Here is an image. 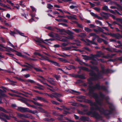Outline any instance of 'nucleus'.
Returning <instances> with one entry per match:
<instances>
[{
  "instance_id": "nucleus-1",
  "label": "nucleus",
  "mask_w": 122,
  "mask_h": 122,
  "mask_svg": "<svg viewBox=\"0 0 122 122\" xmlns=\"http://www.w3.org/2000/svg\"><path fill=\"white\" fill-rule=\"evenodd\" d=\"M79 68L84 71L90 72L89 73V75L90 76L92 77L87 79V80L88 81V83L90 85H92L93 84L92 81L98 80L100 79V77L102 76L101 74L100 73H99L97 74L92 70L89 69L87 68L82 66L80 67Z\"/></svg>"
},
{
  "instance_id": "nucleus-2",
  "label": "nucleus",
  "mask_w": 122,
  "mask_h": 122,
  "mask_svg": "<svg viewBox=\"0 0 122 122\" xmlns=\"http://www.w3.org/2000/svg\"><path fill=\"white\" fill-rule=\"evenodd\" d=\"M89 95L90 96L92 97L98 103H99V102L98 100L97 101V100H96V98H98V96L97 93L94 92L96 90L94 86H89Z\"/></svg>"
},
{
  "instance_id": "nucleus-3",
  "label": "nucleus",
  "mask_w": 122,
  "mask_h": 122,
  "mask_svg": "<svg viewBox=\"0 0 122 122\" xmlns=\"http://www.w3.org/2000/svg\"><path fill=\"white\" fill-rule=\"evenodd\" d=\"M17 108L16 109L19 111H20L22 112H28L33 114H35V113H37L38 111L36 110L32 111L30 110L29 108L22 107H17Z\"/></svg>"
},
{
  "instance_id": "nucleus-4",
  "label": "nucleus",
  "mask_w": 122,
  "mask_h": 122,
  "mask_svg": "<svg viewBox=\"0 0 122 122\" xmlns=\"http://www.w3.org/2000/svg\"><path fill=\"white\" fill-rule=\"evenodd\" d=\"M96 100H97V101L98 100L99 102V103H98L95 100L96 102H94L93 106H95V109H96V110H98L100 113L102 110V108L100 107L97 105V104H98L99 105H101L102 103L101 102V100L100 99L99 97L98 98H96Z\"/></svg>"
},
{
  "instance_id": "nucleus-5",
  "label": "nucleus",
  "mask_w": 122,
  "mask_h": 122,
  "mask_svg": "<svg viewBox=\"0 0 122 122\" xmlns=\"http://www.w3.org/2000/svg\"><path fill=\"white\" fill-rule=\"evenodd\" d=\"M102 111L100 113L102 114H103L105 116H108L112 114L114 109H110V110H105L103 108H102Z\"/></svg>"
},
{
  "instance_id": "nucleus-6",
  "label": "nucleus",
  "mask_w": 122,
  "mask_h": 122,
  "mask_svg": "<svg viewBox=\"0 0 122 122\" xmlns=\"http://www.w3.org/2000/svg\"><path fill=\"white\" fill-rule=\"evenodd\" d=\"M94 86L96 89H97L100 90L101 89L105 91H107V89L105 86L103 85H100L99 83L96 84Z\"/></svg>"
},
{
  "instance_id": "nucleus-7",
  "label": "nucleus",
  "mask_w": 122,
  "mask_h": 122,
  "mask_svg": "<svg viewBox=\"0 0 122 122\" xmlns=\"http://www.w3.org/2000/svg\"><path fill=\"white\" fill-rule=\"evenodd\" d=\"M109 35L117 39H119L122 38V35H121L119 33H109Z\"/></svg>"
},
{
  "instance_id": "nucleus-8",
  "label": "nucleus",
  "mask_w": 122,
  "mask_h": 122,
  "mask_svg": "<svg viewBox=\"0 0 122 122\" xmlns=\"http://www.w3.org/2000/svg\"><path fill=\"white\" fill-rule=\"evenodd\" d=\"M100 15L102 17L106 19L108 18L109 15V14L103 11L100 13Z\"/></svg>"
},
{
  "instance_id": "nucleus-9",
  "label": "nucleus",
  "mask_w": 122,
  "mask_h": 122,
  "mask_svg": "<svg viewBox=\"0 0 122 122\" xmlns=\"http://www.w3.org/2000/svg\"><path fill=\"white\" fill-rule=\"evenodd\" d=\"M33 99L34 100L36 101L37 100H42L44 102H48V101H47L46 99H45L44 98L38 96L36 97L35 98H33Z\"/></svg>"
},
{
  "instance_id": "nucleus-10",
  "label": "nucleus",
  "mask_w": 122,
  "mask_h": 122,
  "mask_svg": "<svg viewBox=\"0 0 122 122\" xmlns=\"http://www.w3.org/2000/svg\"><path fill=\"white\" fill-rule=\"evenodd\" d=\"M93 116V117H94L97 119H100L101 118V116L98 113L95 111H94Z\"/></svg>"
},
{
  "instance_id": "nucleus-11",
  "label": "nucleus",
  "mask_w": 122,
  "mask_h": 122,
  "mask_svg": "<svg viewBox=\"0 0 122 122\" xmlns=\"http://www.w3.org/2000/svg\"><path fill=\"white\" fill-rule=\"evenodd\" d=\"M85 98V96L82 95L79 96L78 97V98L79 99H82L83 100H79L78 101L80 102H85L84 101L86 100L87 99H86Z\"/></svg>"
},
{
  "instance_id": "nucleus-12",
  "label": "nucleus",
  "mask_w": 122,
  "mask_h": 122,
  "mask_svg": "<svg viewBox=\"0 0 122 122\" xmlns=\"http://www.w3.org/2000/svg\"><path fill=\"white\" fill-rule=\"evenodd\" d=\"M86 100L84 101L85 103L89 104L91 106H93L94 102L92 100L88 99H86Z\"/></svg>"
},
{
  "instance_id": "nucleus-13",
  "label": "nucleus",
  "mask_w": 122,
  "mask_h": 122,
  "mask_svg": "<svg viewBox=\"0 0 122 122\" xmlns=\"http://www.w3.org/2000/svg\"><path fill=\"white\" fill-rule=\"evenodd\" d=\"M90 67L91 69L93 70H95L96 71L98 72L99 71V69L98 67L96 66H90Z\"/></svg>"
},
{
  "instance_id": "nucleus-14",
  "label": "nucleus",
  "mask_w": 122,
  "mask_h": 122,
  "mask_svg": "<svg viewBox=\"0 0 122 122\" xmlns=\"http://www.w3.org/2000/svg\"><path fill=\"white\" fill-rule=\"evenodd\" d=\"M80 118L81 120L83 121H88L90 120V119L88 117L85 116H82Z\"/></svg>"
},
{
  "instance_id": "nucleus-15",
  "label": "nucleus",
  "mask_w": 122,
  "mask_h": 122,
  "mask_svg": "<svg viewBox=\"0 0 122 122\" xmlns=\"http://www.w3.org/2000/svg\"><path fill=\"white\" fill-rule=\"evenodd\" d=\"M82 56L83 57V59L85 60H91V56L84 55H82Z\"/></svg>"
},
{
  "instance_id": "nucleus-16",
  "label": "nucleus",
  "mask_w": 122,
  "mask_h": 122,
  "mask_svg": "<svg viewBox=\"0 0 122 122\" xmlns=\"http://www.w3.org/2000/svg\"><path fill=\"white\" fill-rule=\"evenodd\" d=\"M24 117L25 118H27L31 119H33L34 118V117L29 114H27L26 115L24 114Z\"/></svg>"
},
{
  "instance_id": "nucleus-17",
  "label": "nucleus",
  "mask_w": 122,
  "mask_h": 122,
  "mask_svg": "<svg viewBox=\"0 0 122 122\" xmlns=\"http://www.w3.org/2000/svg\"><path fill=\"white\" fill-rule=\"evenodd\" d=\"M41 58H42L41 60H46L49 62H50V61H51V60H49V58L48 57L46 56H41Z\"/></svg>"
},
{
  "instance_id": "nucleus-18",
  "label": "nucleus",
  "mask_w": 122,
  "mask_h": 122,
  "mask_svg": "<svg viewBox=\"0 0 122 122\" xmlns=\"http://www.w3.org/2000/svg\"><path fill=\"white\" fill-rule=\"evenodd\" d=\"M55 20L58 22H67L68 21L67 20L63 19H56Z\"/></svg>"
},
{
  "instance_id": "nucleus-19",
  "label": "nucleus",
  "mask_w": 122,
  "mask_h": 122,
  "mask_svg": "<svg viewBox=\"0 0 122 122\" xmlns=\"http://www.w3.org/2000/svg\"><path fill=\"white\" fill-rule=\"evenodd\" d=\"M50 61V62H51L52 64H53L55 66H56L58 67L60 66V64L56 61L52 60H51V61Z\"/></svg>"
},
{
  "instance_id": "nucleus-20",
  "label": "nucleus",
  "mask_w": 122,
  "mask_h": 122,
  "mask_svg": "<svg viewBox=\"0 0 122 122\" xmlns=\"http://www.w3.org/2000/svg\"><path fill=\"white\" fill-rule=\"evenodd\" d=\"M76 76L77 77V78L82 79H86L85 77L83 74L81 75L77 74Z\"/></svg>"
},
{
  "instance_id": "nucleus-21",
  "label": "nucleus",
  "mask_w": 122,
  "mask_h": 122,
  "mask_svg": "<svg viewBox=\"0 0 122 122\" xmlns=\"http://www.w3.org/2000/svg\"><path fill=\"white\" fill-rule=\"evenodd\" d=\"M39 111L40 112L45 113H47V112L43 108L41 107H39Z\"/></svg>"
},
{
  "instance_id": "nucleus-22",
  "label": "nucleus",
  "mask_w": 122,
  "mask_h": 122,
  "mask_svg": "<svg viewBox=\"0 0 122 122\" xmlns=\"http://www.w3.org/2000/svg\"><path fill=\"white\" fill-rule=\"evenodd\" d=\"M91 57V60H92L93 61H95V59L94 58H96L97 57H98L97 54L93 55L92 54Z\"/></svg>"
},
{
  "instance_id": "nucleus-23",
  "label": "nucleus",
  "mask_w": 122,
  "mask_h": 122,
  "mask_svg": "<svg viewBox=\"0 0 122 122\" xmlns=\"http://www.w3.org/2000/svg\"><path fill=\"white\" fill-rule=\"evenodd\" d=\"M36 42H37L41 43L42 42H43L44 43L46 44V43L42 39H38L36 41Z\"/></svg>"
},
{
  "instance_id": "nucleus-24",
  "label": "nucleus",
  "mask_w": 122,
  "mask_h": 122,
  "mask_svg": "<svg viewBox=\"0 0 122 122\" xmlns=\"http://www.w3.org/2000/svg\"><path fill=\"white\" fill-rule=\"evenodd\" d=\"M108 104L109 105V107L110 109L112 110L114 109V108L113 107V105L112 103L109 102Z\"/></svg>"
},
{
  "instance_id": "nucleus-25",
  "label": "nucleus",
  "mask_w": 122,
  "mask_h": 122,
  "mask_svg": "<svg viewBox=\"0 0 122 122\" xmlns=\"http://www.w3.org/2000/svg\"><path fill=\"white\" fill-rule=\"evenodd\" d=\"M72 30L77 33H78L80 32H81L82 31V30L80 29H73Z\"/></svg>"
},
{
  "instance_id": "nucleus-26",
  "label": "nucleus",
  "mask_w": 122,
  "mask_h": 122,
  "mask_svg": "<svg viewBox=\"0 0 122 122\" xmlns=\"http://www.w3.org/2000/svg\"><path fill=\"white\" fill-rule=\"evenodd\" d=\"M9 51H11L13 52H16V51H17L12 49L11 48H7V50H6V51L8 52H10Z\"/></svg>"
},
{
  "instance_id": "nucleus-27",
  "label": "nucleus",
  "mask_w": 122,
  "mask_h": 122,
  "mask_svg": "<svg viewBox=\"0 0 122 122\" xmlns=\"http://www.w3.org/2000/svg\"><path fill=\"white\" fill-rule=\"evenodd\" d=\"M66 16L67 17L68 19H69L75 20H76L77 19L74 16H68V15H66Z\"/></svg>"
},
{
  "instance_id": "nucleus-28",
  "label": "nucleus",
  "mask_w": 122,
  "mask_h": 122,
  "mask_svg": "<svg viewBox=\"0 0 122 122\" xmlns=\"http://www.w3.org/2000/svg\"><path fill=\"white\" fill-rule=\"evenodd\" d=\"M97 54L98 56L99 57H100L101 55H103V54L101 51H97Z\"/></svg>"
},
{
  "instance_id": "nucleus-29",
  "label": "nucleus",
  "mask_w": 122,
  "mask_h": 122,
  "mask_svg": "<svg viewBox=\"0 0 122 122\" xmlns=\"http://www.w3.org/2000/svg\"><path fill=\"white\" fill-rule=\"evenodd\" d=\"M3 90L0 89V96L4 97H5L6 95L5 94L3 93Z\"/></svg>"
},
{
  "instance_id": "nucleus-30",
  "label": "nucleus",
  "mask_w": 122,
  "mask_h": 122,
  "mask_svg": "<svg viewBox=\"0 0 122 122\" xmlns=\"http://www.w3.org/2000/svg\"><path fill=\"white\" fill-rule=\"evenodd\" d=\"M2 116L5 117L6 119L9 120L10 119V117L8 115H7L6 114L3 113H2Z\"/></svg>"
},
{
  "instance_id": "nucleus-31",
  "label": "nucleus",
  "mask_w": 122,
  "mask_h": 122,
  "mask_svg": "<svg viewBox=\"0 0 122 122\" xmlns=\"http://www.w3.org/2000/svg\"><path fill=\"white\" fill-rule=\"evenodd\" d=\"M31 102L33 103L36 106H42V105L41 104L37 103L32 100H31Z\"/></svg>"
},
{
  "instance_id": "nucleus-32",
  "label": "nucleus",
  "mask_w": 122,
  "mask_h": 122,
  "mask_svg": "<svg viewBox=\"0 0 122 122\" xmlns=\"http://www.w3.org/2000/svg\"><path fill=\"white\" fill-rule=\"evenodd\" d=\"M16 33H17L18 34H19L20 35L23 37H26V36L24 35V33L21 32H20L19 31L17 30V29H16Z\"/></svg>"
},
{
  "instance_id": "nucleus-33",
  "label": "nucleus",
  "mask_w": 122,
  "mask_h": 122,
  "mask_svg": "<svg viewBox=\"0 0 122 122\" xmlns=\"http://www.w3.org/2000/svg\"><path fill=\"white\" fill-rule=\"evenodd\" d=\"M0 110L7 113H9V112L3 108L2 107H0Z\"/></svg>"
},
{
  "instance_id": "nucleus-34",
  "label": "nucleus",
  "mask_w": 122,
  "mask_h": 122,
  "mask_svg": "<svg viewBox=\"0 0 122 122\" xmlns=\"http://www.w3.org/2000/svg\"><path fill=\"white\" fill-rule=\"evenodd\" d=\"M63 115L62 114H60L59 115L57 119L59 120H62L63 119Z\"/></svg>"
},
{
  "instance_id": "nucleus-35",
  "label": "nucleus",
  "mask_w": 122,
  "mask_h": 122,
  "mask_svg": "<svg viewBox=\"0 0 122 122\" xmlns=\"http://www.w3.org/2000/svg\"><path fill=\"white\" fill-rule=\"evenodd\" d=\"M102 10H103L107 11L109 9H108V6L107 5H104L102 7Z\"/></svg>"
},
{
  "instance_id": "nucleus-36",
  "label": "nucleus",
  "mask_w": 122,
  "mask_h": 122,
  "mask_svg": "<svg viewBox=\"0 0 122 122\" xmlns=\"http://www.w3.org/2000/svg\"><path fill=\"white\" fill-rule=\"evenodd\" d=\"M16 29H15V30L14 31H12L11 30H10V34L12 36H14V34H18L17 33H16Z\"/></svg>"
},
{
  "instance_id": "nucleus-37",
  "label": "nucleus",
  "mask_w": 122,
  "mask_h": 122,
  "mask_svg": "<svg viewBox=\"0 0 122 122\" xmlns=\"http://www.w3.org/2000/svg\"><path fill=\"white\" fill-rule=\"evenodd\" d=\"M112 56L109 54H107L106 56H103L102 57L105 58L106 59H108L109 58L111 57Z\"/></svg>"
},
{
  "instance_id": "nucleus-38",
  "label": "nucleus",
  "mask_w": 122,
  "mask_h": 122,
  "mask_svg": "<svg viewBox=\"0 0 122 122\" xmlns=\"http://www.w3.org/2000/svg\"><path fill=\"white\" fill-rule=\"evenodd\" d=\"M70 92L71 93L73 94H76V93H78V94H80V92H78L74 90H72L70 91Z\"/></svg>"
},
{
  "instance_id": "nucleus-39",
  "label": "nucleus",
  "mask_w": 122,
  "mask_h": 122,
  "mask_svg": "<svg viewBox=\"0 0 122 122\" xmlns=\"http://www.w3.org/2000/svg\"><path fill=\"white\" fill-rule=\"evenodd\" d=\"M90 36H96V37H99V36L97 35L95 33H90L89 34Z\"/></svg>"
},
{
  "instance_id": "nucleus-40",
  "label": "nucleus",
  "mask_w": 122,
  "mask_h": 122,
  "mask_svg": "<svg viewBox=\"0 0 122 122\" xmlns=\"http://www.w3.org/2000/svg\"><path fill=\"white\" fill-rule=\"evenodd\" d=\"M66 32L69 35H72L74 34V33L69 30H68Z\"/></svg>"
},
{
  "instance_id": "nucleus-41",
  "label": "nucleus",
  "mask_w": 122,
  "mask_h": 122,
  "mask_svg": "<svg viewBox=\"0 0 122 122\" xmlns=\"http://www.w3.org/2000/svg\"><path fill=\"white\" fill-rule=\"evenodd\" d=\"M26 81L27 82H30L31 84L35 83V82L34 80L31 79H28L26 80Z\"/></svg>"
},
{
  "instance_id": "nucleus-42",
  "label": "nucleus",
  "mask_w": 122,
  "mask_h": 122,
  "mask_svg": "<svg viewBox=\"0 0 122 122\" xmlns=\"http://www.w3.org/2000/svg\"><path fill=\"white\" fill-rule=\"evenodd\" d=\"M95 22L97 24H99L101 26L102 25V22L101 21L99 20H95Z\"/></svg>"
},
{
  "instance_id": "nucleus-43",
  "label": "nucleus",
  "mask_w": 122,
  "mask_h": 122,
  "mask_svg": "<svg viewBox=\"0 0 122 122\" xmlns=\"http://www.w3.org/2000/svg\"><path fill=\"white\" fill-rule=\"evenodd\" d=\"M94 112V111L93 112L92 111H90L86 113V114L88 116H89L91 115H93V113Z\"/></svg>"
},
{
  "instance_id": "nucleus-44",
  "label": "nucleus",
  "mask_w": 122,
  "mask_h": 122,
  "mask_svg": "<svg viewBox=\"0 0 122 122\" xmlns=\"http://www.w3.org/2000/svg\"><path fill=\"white\" fill-rule=\"evenodd\" d=\"M45 94L46 95H47L49 97H51V98H53V97H55L54 95L52 94H48L46 93H45Z\"/></svg>"
},
{
  "instance_id": "nucleus-45",
  "label": "nucleus",
  "mask_w": 122,
  "mask_h": 122,
  "mask_svg": "<svg viewBox=\"0 0 122 122\" xmlns=\"http://www.w3.org/2000/svg\"><path fill=\"white\" fill-rule=\"evenodd\" d=\"M103 39L102 38H99V37H97V41L100 43H101L103 41Z\"/></svg>"
},
{
  "instance_id": "nucleus-46",
  "label": "nucleus",
  "mask_w": 122,
  "mask_h": 122,
  "mask_svg": "<svg viewBox=\"0 0 122 122\" xmlns=\"http://www.w3.org/2000/svg\"><path fill=\"white\" fill-rule=\"evenodd\" d=\"M16 52V54L18 56L20 57H23V55L21 53L17 51Z\"/></svg>"
},
{
  "instance_id": "nucleus-47",
  "label": "nucleus",
  "mask_w": 122,
  "mask_h": 122,
  "mask_svg": "<svg viewBox=\"0 0 122 122\" xmlns=\"http://www.w3.org/2000/svg\"><path fill=\"white\" fill-rule=\"evenodd\" d=\"M106 22L108 25L110 27L111 29L112 30L114 29V28L112 26V24L110 23L108 21H107Z\"/></svg>"
},
{
  "instance_id": "nucleus-48",
  "label": "nucleus",
  "mask_w": 122,
  "mask_h": 122,
  "mask_svg": "<svg viewBox=\"0 0 122 122\" xmlns=\"http://www.w3.org/2000/svg\"><path fill=\"white\" fill-rule=\"evenodd\" d=\"M53 7V6L51 4H47V7L49 9H51Z\"/></svg>"
},
{
  "instance_id": "nucleus-49",
  "label": "nucleus",
  "mask_w": 122,
  "mask_h": 122,
  "mask_svg": "<svg viewBox=\"0 0 122 122\" xmlns=\"http://www.w3.org/2000/svg\"><path fill=\"white\" fill-rule=\"evenodd\" d=\"M51 102L53 104L56 105H59V103L55 101L52 100L51 101Z\"/></svg>"
},
{
  "instance_id": "nucleus-50",
  "label": "nucleus",
  "mask_w": 122,
  "mask_h": 122,
  "mask_svg": "<svg viewBox=\"0 0 122 122\" xmlns=\"http://www.w3.org/2000/svg\"><path fill=\"white\" fill-rule=\"evenodd\" d=\"M110 70L108 69H106L105 70V72L103 73H108L110 72Z\"/></svg>"
},
{
  "instance_id": "nucleus-51",
  "label": "nucleus",
  "mask_w": 122,
  "mask_h": 122,
  "mask_svg": "<svg viewBox=\"0 0 122 122\" xmlns=\"http://www.w3.org/2000/svg\"><path fill=\"white\" fill-rule=\"evenodd\" d=\"M84 30H85V31H86L87 32H89L91 31V29L89 28H88L86 27H85V28Z\"/></svg>"
},
{
  "instance_id": "nucleus-52",
  "label": "nucleus",
  "mask_w": 122,
  "mask_h": 122,
  "mask_svg": "<svg viewBox=\"0 0 122 122\" xmlns=\"http://www.w3.org/2000/svg\"><path fill=\"white\" fill-rule=\"evenodd\" d=\"M55 40V39L57 40L58 41H61V40H60V38L59 37V36L58 35H57V36H54Z\"/></svg>"
},
{
  "instance_id": "nucleus-53",
  "label": "nucleus",
  "mask_w": 122,
  "mask_h": 122,
  "mask_svg": "<svg viewBox=\"0 0 122 122\" xmlns=\"http://www.w3.org/2000/svg\"><path fill=\"white\" fill-rule=\"evenodd\" d=\"M81 37L84 38L86 36L85 33H81Z\"/></svg>"
},
{
  "instance_id": "nucleus-54",
  "label": "nucleus",
  "mask_w": 122,
  "mask_h": 122,
  "mask_svg": "<svg viewBox=\"0 0 122 122\" xmlns=\"http://www.w3.org/2000/svg\"><path fill=\"white\" fill-rule=\"evenodd\" d=\"M56 70H60L61 71H62V72L65 73H67L66 72H65L64 71L62 70V69L60 68H59L58 67H57L56 68Z\"/></svg>"
},
{
  "instance_id": "nucleus-55",
  "label": "nucleus",
  "mask_w": 122,
  "mask_h": 122,
  "mask_svg": "<svg viewBox=\"0 0 122 122\" xmlns=\"http://www.w3.org/2000/svg\"><path fill=\"white\" fill-rule=\"evenodd\" d=\"M100 97L102 98H105V95L102 92H101L100 93Z\"/></svg>"
},
{
  "instance_id": "nucleus-56",
  "label": "nucleus",
  "mask_w": 122,
  "mask_h": 122,
  "mask_svg": "<svg viewBox=\"0 0 122 122\" xmlns=\"http://www.w3.org/2000/svg\"><path fill=\"white\" fill-rule=\"evenodd\" d=\"M116 20L118 22H120L122 24V19L120 18H117Z\"/></svg>"
},
{
  "instance_id": "nucleus-57",
  "label": "nucleus",
  "mask_w": 122,
  "mask_h": 122,
  "mask_svg": "<svg viewBox=\"0 0 122 122\" xmlns=\"http://www.w3.org/2000/svg\"><path fill=\"white\" fill-rule=\"evenodd\" d=\"M34 54L35 55H38L40 56H41H41H42V55L40 53L36 52H35L34 53Z\"/></svg>"
},
{
  "instance_id": "nucleus-58",
  "label": "nucleus",
  "mask_w": 122,
  "mask_h": 122,
  "mask_svg": "<svg viewBox=\"0 0 122 122\" xmlns=\"http://www.w3.org/2000/svg\"><path fill=\"white\" fill-rule=\"evenodd\" d=\"M68 39L72 40L74 38V36L73 35H69L68 36Z\"/></svg>"
},
{
  "instance_id": "nucleus-59",
  "label": "nucleus",
  "mask_w": 122,
  "mask_h": 122,
  "mask_svg": "<svg viewBox=\"0 0 122 122\" xmlns=\"http://www.w3.org/2000/svg\"><path fill=\"white\" fill-rule=\"evenodd\" d=\"M59 25H61L63 26L66 27H67L68 26L67 25L64 23H59Z\"/></svg>"
},
{
  "instance_id": "nucleus-60",
  "label": "nucleus",
  "mask_w": 122,
  "mask_h": 122,
  "mask_svg": "<svg viewBox=\"0 0 122 122\" xmlns=\"http://www.w3.org/2000/svg\"><path fill=\"white\" fill-rule=\"evenodd\" d=\"M0 41H1L3 43L5 42V41L4 39L2 37H0Z\"/></svg>"
},
{
  "instance_id": "nucleus-61",
  "label": "nucleus",
  "mask_w": 122,
  "mask_h": 122,
  "mask_svg": "<svg viewBox=\"0 0 122 122\" xmlns=\"http://www.w3.org/2000/svg\"><path fill=\"white\" fill-rule=\"evenodd\" d=\"M34 69L36 71H37L38 72H42V70H41V69H39L38 68H34Z\"/></svg>"
},
{
  "instance_id": "nucleus-62",
  "label": "nucleus",
  "mask_w": 122,
  "mask_h": 122,
  "mask_svg": "<svg viewBox=\"0 0 122 122\" xmlns=\"http://www.w3.org/2000/svg\"><path fill=\"white\" fill-rule=\"evenodd\" d=\"M48 35L51 37H54V35H53L52 32H51L48 34Z\"/></svg>"
},
{
  "instance_id": "nucleus-63",
  "label": "nucleus",
  "mask_w": 122,
  "mask_h": 122,
  "mask_svg": "<svg viewBox=\"0 0 122 122\" xmlns=\"http://www.w3.org/2000/svg\"><path fill=\"white\" fill-rule=\"evenodd\" d=\"M94 9L97 11V12H99L100 11V9L97 7L94 8Z\"/></svg>"
},
{
  "instance_id": "nucleus-64",
  "label": "nucleus",
  "mask_w": 122,
  "mask_h": 122,
  "mask_svg": "<svg viewBox=\"0 0 122 122\" xmlns=\"http://www.w3.org/2000/svg\"><path fill=\"white\" fill-rule=\"evenodd\" d=\"M29 122L27 120H20L18 121V122Z\"/></svg>"
}]
</instances>
